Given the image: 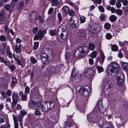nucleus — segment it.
<instances>
[{
  "mask_svg": "<svg viewBox=\"0 0 128 128\" xmlns=\"http://www.w3.org/2000/svg\"><path fill=\"white\" fill-rule=\"evenodd\" d=\"M89 52V48L86 46L80 47L75 52L76 57L82 58L86 56Z\"/></svg>",
  "mask_w": 128,
  "mask_h": 128,
  "instance_id": "f257e3e1",
  "label": "nucleus"
},
{
  "mask_svg": "<svg viewBox=\"0 0 128 128\" xmlns=\"http://www.w3.org/2000/svg\"><path fill=\"white\" fill-rule=\"evenodd\" d=\"M108 68L110 72L112 73H117L121 69L119 65L115 62H111L109 65Z\"/></svg>",
  "mask_w": 128,
  "mask_h": 128,
  "instance_id": "f03ea898",
  "label": "nucleus"
},
{
  "mask_svg": "<svg viewBox=\"0 0 128 128\" xmlns=\"http://www.w3.org/2000/svg\"><path fill=\"white\" fill-rule=\"evenodd\" d=\"M90 28L91 32L94 34H97L100 31L101 28L100 26L98 24H94L92 26L89 24L88 28Z\"/></svg>",
  "mask_w": 128,
  "mask_h": 128,
  "instance_id": "7ed1b4c3",
  "label": "nucleus"
},
{
  "mask_svg": "<svg viewBox=\"0 0 128 128\" xmlns=\"http://www.w3.org/2000/svg\"><path fill=\"white\" fill-rule=\"evenodd\" d=\"M10 127L8 121L4 117L0 116V128H9Z\"/></svg>",
  "mask_w": 128,
  "mask_h": 128,
  "instance_id": "20e7f679",
  "label": "nucleus"
},
{
  "mask_svg": "<svg viewBox=\"0 0 128 128\" xmlns=\"http://www.w3.org/2000/svg\"><path fill=\"white\" fill-rule=\"evenodd\" d=\"M46 33V31L45 30H42L40 29L38 32L37 34H36L34 36V40H37L40 39V40H42L43 38L44 35Z\"/></svg>",
  "mask_w": 128,
  "mask_h": 128,
  "instance_id": "39448f33",
  "label": "nucleus"
},
{
  "mask_svg": "<svg viewBox=\"0 0 128 128\" xmlns=\"http://www.w3.org/2000/svg\"><path fill=\"white\" fill-rule=\"evenodd\" d=\"M12 108H13L16 106L17 103L19 96L18 94L15 92H13L12 96Z\"/></svg>",
  "mask_w": 128,
  "mask_h": 128,
  "instance_id": "423d86ee",
  "label": "nucleus"
},
{
  "mask_svg": "<svg viewBox=\"0 0 128 128\" xmlns=\"http://www.w3.org/2000/svg\"><path fill=\"white\" fill-rule=\"evenodd\" d=\"M28 105L31 108L35 107L40 108V106H41V103L40 102H36L31 100L29 102Z\"/></svg>",
  "mask_w": 128,
  "mask_h": 128,
  "instance_id": "0eeeda50",
  "label": "nucleus"
},
{
  "mask_svg": "<svg viewBox=\"0 0 128 128\" xmlns=\"http://www.w3.org/2000/svg\"><path fill=\"white\" fill-rule=\"evenodd\" d=\"M119 74H118H118L117 75V77L116 78V80L117 82V84L118 86H122V78L123 76L122 74H120V75L119 76Z\"/></svg>",
  "mask_w": 128,
  "mask_h": 128,
  "instance_id": "6e6552de",
  "label": "nucleus"
},
{
  "mask_svg": "<svg viewBox=\"0 0 128 128\" xmlns=\"http://www.w3.org/2000/svg\"><path fill=\"white\" fill-rule=\"evenodd\" d=\"M14 60L16 61V63L18 65H20L22 66L23 64H24V60L22 58H21L20 60L19 59L18 56L15 57L14 56H13Z\"/></svg>",
  "mask_w": 128,
  "mask_h": 128,
  "instance_id": "1a4fd4ad",
  "label": "nucleus"
},
{
  "mask_svg": "<svg viewBox=\"0 0 128 128\" xmlns=\"http://www.w3.org/2000/svg\"><path fill=\"white\" fill-rule=\"evenodd\" d=\"M47 105L46 102H44L43 104H41V106H40V107L41 106L42 111L44 112H46L50 110Z\"/></svg>",
  "mask_w": 128,
  "mask_h": 128,
  "instance_id": "9d476101",
  "label": "nucleus"
},
{
  "mask_svg": "<svg viewBox=\"0 0 128 128\" xmlns=\"http://www.w3.org/2000/svg\"><path fill=\"white\" fill-rule=\"evenodd\" d=\"M106 79H105L104 80V81L106 82L104 86V88H111L113 86L112 81L110 80H108L106 81Z\"/></svg>",
  "mask_w": 128,
  "mask_h": 128,
  "instance_id": "9b49d317",
  "label": "nucleus"
},
{
  "mask_svg": "<svg viewBox=\"0 0 128 128\" xmlns=\"http://www.w3.org/2000/svg\"><path fill=\"white\" fill-rule=\"evenodd\" d=\"M20 96L22 100L23 101H26L27 98V94H23L22 91H20L19 92Z\"/></svg>",
  "mask_w": 128,
  "mask_h": 128,
  "instance_id": "f8f14e48",
  "label": "nucleus"
},
{
  "mask_svg": "<svg viewBox=\"0 0 128 128\" xmlns=\"http://www.w3.org/2000/svg\"><path fill=\"white\" fill-rule=\"evenodd\" d=\"M86 33V30L84 29H80L79 30L78 34L79 37L80 38L84 37Z\"/></svg>",
  "mask_w": 128,
  "mask_h": 128,
  "instance_id": "ddd939ff",
  "label": "nucleus"
},
{
  "mask_svg": "<svg viewBox=\"0 0 128 128\" xmlns=\"http://www.w3.org/2000/svg\"><path fill=\"white\" fill-rule=\"evenodd\" d=\"M15 50L16 52L18 54H19L22 52L21 46L20 44L17 45L16 44V45Z\"/></svg>",
  "mask_w": 128,
  "mask_h": 128,
  "instance_id": "4468645a",
  "label": "nucleus"
},
{
  "mask_svg": "<svg viewBox=\"0 0 128 128\" xmlns=\"http://www.w3.org/2000/svg\"><path fill=\"white\" fill-rule=\"evenodd\" d=\"M37 16V13L34 12H32L30 15V18L31 20H32L36 19Z\"/></svg>",
  "mask_w": 128,
  "mask_h": 128,
  "instance_id": "2eb2a0df",
  "label": "nucleus"
},
{
  "mask_svg": "<svg viewBox=\"0 0 128 128\" xmlns=\"http://www.w3.org/2000/svg\"><path fill=\"white\" fill-rule=\"evenodd\" d=\"M64 24H62L60 27L59 30H62L63 32H67L66 28Z\"/></svg>",
  "mask_w": 128,
  "mask_h": 128,
  "instance_id": "dca6fc26",
  "label": "nucleus"
},
{
  "mask_svg": "<svg viewBox=\"0 0 128 128\" xmlns=\"http://www.w3.org/2000/svg\"><path fill=\"white\" fill-rule=\"evenodd\" d=\"M67 34V32H63L62 33H61L60 36H58V39L60 40V39H62V40H64L66 38Z\"/></svg>",
  "mask_w": 128,
  "mask_h": 128,
  "instance_id": "f3484780",
  "label": "nucleus"
},
{
  "mask_svg": "<svg viewBox=\"0 0 128 128\" xmlns=\"http://www.w3.org/2000/svg\"><path fill=\"white\" fill-rule=\"evenodd\" d=\"M40 57L41 58H44L46 60H48L49 58L48 56L46 54V53L42 50L41 51Z\"/></svg>",
  "mask_w": 128,
  "mask_h": 128,
  "instance_id": "a211bd4d",
  "label": "nucleus"
},
{
  "mask_svg": "<svg viewBox=\"0 0 128 128\" xmlns=\"http://www.w3.org/2000/svg\"><path fill=\"white\" fill-rule=\"evenodd\" d=\"M12 81L11 83V87L14 88L15 84H17V80L16 78L14 77H13L12 78Z\"/></svg>",
  "mask_w": 128,
  "mask_h": 128,
  "instance_id": "6ab92c4d",
  "label": "nucleus"
},
{
  "mask_svg": "<svg viewBox=\"0 0 128 128\" xmlns=\"http://www.w3.org/2000/svg\"><path fill=\"white\" fill-rule=\"evenodd\" d=\"M47 106L50 110L52 108L54 107V102L52 101H49L46 102Z\"/></svg>",
  "mask_w": 128,
  "mask_h": 128,
  "instance_id": "aec40b11",
  "label": "nucleus"
},
{
  "mask_svg": "<svg viewBox=\"0 0 128 128\" xmlns=\"http://www.w3.org/2000/svg\"><path fill=\"white\" fill-rule=\"evenodd\" d=\"M77 23V22L75 21L74 20H73L72 22H71V26L73 29L77 28L78 25Z\"/></svg>",
  "mask_w": 128,
  "mask_h": 128,
  "instance_id": "412c9836",
  "label": "nucleus"
},
{
  "mask_svg": "<svg viewBox=\"0 0 128 128\" xmlns=\"http://www.w3.org/2000/svg\"><path fill=\"white\" fill-rule=\"evenodd\" d=\"M109 20L112 22L116 21L117 19V18L114 15L111 16L109 17Z\"/></svg>",
  "mask_w": 128,
  "mask_h": 128,
  "instance_id": "4be33fe9",
  "label": "nucleus"
},
{
  "mask_svg": "<svg viewBox=\"0 0 128 128\" xmlns=\"http://www.w3.org/2000/svg\"><path fill=\"white\" fill-rule=\"evenodd\" d=\"M105 58V56L104 54L103 53H102L100 54V58H99V60L102 63L104 60Z\"/></svg>",
  "mask_w": 128,
  "mask_h": 128,
  "instance_id": "5701e85b",
  "label": "nucleus"
},
{
  "mask_svg": "<svg viewBox=\"0 0 128 128\" xmlns=\"http://www.w3.org/2000/svg\"><path fill=\"white\" fill-rule=\"evenodd\" d=\"M122 66L124 69L126 71L128 70V63L126 62H124L122 64Z\"/></svg>",
  "mask_w": 128,
  "mask_h": 128,
  "instance_id": "b1692460",
  "label": "nucleus"
},
{
  "mask_svg": "<svg viewBox=\"0 0 128 128\" xmlns=\"http://www.w3.org/2000/svg\"><path fill=\"white\" fill-rule=\"evenodd\" d=\"M86 88L84 86H81L78 89V92L80 94L82 95L83 94V93L85 90Z\"/></svg>",
  "mask_w": 128,
  "mask_h": 128,
  "instance_id": "393cba45",
  "label": "nucleus"
},
{
  "mask_svg": "<svg viewBox=\"0 0 128 128\" xmlns=\"http://www.w3.org/2000/svg\"><path fill=\"white\" fill-rule=\"evenodd\" d=\"M49 34L52 36H53L56 35V30H49Z\"/></svg>",
  "mask_w": 128,
  "mask_h": 128,
  "instance_id": "a878e982",
  "label": "nucleus"
},
{
  "mask_svg": "<svg viewBox=\"0 0 128 128\" xmlns=\"http://www.w3.org/2000/svg\"><path fill=\"white\" fill-rule=\"evenodd\" d=\"M52 5L53 6H56L60 4L59 2L58 1V0H52Z\"/></svg>",
  "mask_w": 128,
  "mask_h": 128,
  "instance_id": "bb28decb",
  "label": "nucleus"
},
{
  "mask_svg": "<svg viewBox=\"0 0 128 128\" xmlns=\"http://www.w3.org/2000/svg\"><path fill=\"white\" fill-rule=\"evenodd\" d=\"M62 9L66 14H67L69 12L70 10L69 7L66 6H64Z\"/></svg>",
  "mask_w": 128,
  "mask_h": 128,
  "instance_id": "cd10ccee",
  "label": "nucleus"
},
{
  "mask_svg": "<svg viewBox=\"0 0 128 128\" xmlns=\"http://www.w3.org/2000/svg\"><path fill=\"white\" fill-rule=\"evenodd\" d=\"M111 48L112 50L114 51H117L118 50V48L116 44H113L111 46Z\"/></svg>",
  "mask_w": 128,
  "mask_h": 128,
  "instance_id": "c85d7f7f",
  "label": "nucleus"
},
{
  "mask_svg": "<svg viewBox=\"0 0 128 128\" xmlns=\"http://www.w3.org/2000/svg\"><path fill=\"white\" fill-rule=\"evenodd\" d=\"M34 113L36 116H40L42 114L41 111L38 108L35 109Z\"/></svg>",
  "mask_w": 128,
  "mask_h": 128,
  "instance_id": "c756f323",
  "label": "nucleus"
},
{
  "mask_svg": "<svg viewBox=\"0 0 128 128\" xmlns=\"http://www.w3.org/2000/svg\"><path fill=\"white\" fill-rule=\"evenodd\" d=\"M17 116L18 118V120L20 122V125L22 126V119L24 117L20 115H18Z\"/></svg>",
  "mask_w": 128,
  "mask_h": 128,
  "instance_id": "7c9ffc66",
  "label": "nucleus"
},
{
  "mask_svg": "<svg viewBox=\"0 0 128 128\" xmlns=\"http://www.w3.org/2000/svg\"><path fill=\"white\" fill-rule=\"evenodd\" d=\"M48 71V73H52L54 71V69L53 67H49V68H48L47 70V72Z\"/></svg>",
  "mask_w": 128,
  "mask_h": 128,
  "instance_id": "2f4dec72",
  "label": "nucleus"
},
{
  "mask_svg": "<svg viewBox=\"0 0 128 128\" xmlns=\"http://www.w3.org/2000/svg\"><path fill=\"white\" fill-rule=\"evenodd\" d=\"M110 88H105V90L104 92V94L106 95H108L110 93Z\"/></svg>",
  "mask_w": 128,
  "mask_h": 128,
  "instance_id": "473e14b6",
  "label": "nucleus"
},
{
  "mask_svg": "<svg viewBox=\"0 0 128 128\" xmlns=\"http://www.w3.org/2000/svg\"><path fill=\"white\" fill-rule=\"evenodd\" d=\"M89 48L90 50H93L95 48V45L91 43H90L88 44Z\"/></svg>",
  "mask_w": 128,
  "mask_h": 128,
  "instance_id": "72a5a7b5",
  "label": "nucleus"
},
{
  "mask_svg": "<svg viewBox=\"0 0 128 128\" xmlns=\"http://www.w3.org/2000/svg\"><path fill=\"white\" fill-rule=\"evenodd\" d=\"M20 113L21 114L20 115L24 117L27 114V112L25 110H22L20 111Z\"/></svg>",
  "mask_w": 128,
  "mask_h": 128,
  "instance_id": "f704fd0d",
  "label": "nucleus"
},
{
  "mask_svg": "<svg viewBox=\"0 0 128 128\" xmlns=\"http://www.w3.org/2000/svg\"><path fill=\"white\" fill-rule=\"evenodd\" d=\"M30 60L32 62L33 64L36 63L37 62V60L33 56L30 57Z\"/></svg>",
  "mask_w": 128,
  "mask_h": 128,
  "instance_id": "c9c22d12",
  "label": "nucleus"
},
{
  "mask_svg": "<svg viewBox=\"0 0 128 128\" xmlns=\"http://www.w3.org/2000/svg\"><path fill=\"white\" fill-rule=\"evenodd\" d=\"M24 1L22 0L18 4V6L20 8H22L24 6Z\"/></svg>",
  "mask_w": 128,
  "mask_h": 128,
  "instance_id": "e433bc0d",
  "label": "nucleus"
},
{
  "mask_svg": "<svg viewBox=\"0 0 128 128\" xmlns=\"http://www.w3.org/2000/svg\"><path fill=\"white\" fill-rule=\"evenodd\" d=\"M9 68L12 72H13L14 70L16 68L15 65L13 64H12L11 66H9Z\"/></svg>",
  "mask_w": 128,
  "mask_h": 128,
  "instance_id": "4c0bfd02",
  "label": "nucleus"
},
{
  "mask_svg": "<svg viewBox=\"0 0 128 128\" xmlns=\"http://www.w3.org/2000/svg\"><path fill=\"white\" fill-rule=\"evenodd\" d=\"M30 89L28 86H26L25 88V93L26 94H28L30 92Z\"/></svg>",
  "mask_w": 128,
  "mask_h": 128,
  "instance_id": "58836bf2",
  "label": "nucleus"
},
{
  "mask_svg": "<svg viewBox=\"0 0 128 128\" xmlns=\"http://www.w3.org/2000/svg\"><path fill=\"white\" fill-rule=\"evenodd\" d=\"M90 73H92V74L91 73V74L90 73H89V72H88V74H89V77H88V76H86L87 77V78H92V76L94 75V74L95 73V72L93 71V70H90Z\"/></svg>",
  "mask_w": 128,
  "mask_h": 128,
  "instance_id": "ea45409f",
  "label": "nucleus"
},
{
  "mask_svg": "<svg viewBox=\"0 0 128 128\" xmlns=\"http://www.w3.org/2000/svg\"><path fill=\"white\" fill-rule=\"evenodd\" d=\"M97 68L99 72L100 73L103 71L104 69L102 67L100 66H97L96 67Z\"/></svg>",
  "mask_w": 128,
  "mask_h": 128,
  "instance_id": "a19ab883",
  "label": "nucleus"
},
{
  "mask_svg": "<svg viewBox=\"0 0 128 128\" xmlns=\"http://www.w3.org/2000/svg\"><path fill=\"white\" fill-rule=\"evenodd\" d=\"M104 27L105 29L109 30L110 28V25L109 23H106L104 25Z\"/></svg>",
  "mask_w": 128,
  "mask_h": 128,
  "instance_id": "79ce46f5",
  "label": "nucleus"
},
{
  "mask_svg": "<svg viewBox=\"0 0 128 128\" xmlns=\"http://www.w3.org/2000/svg\"><path fill=\"white\" fill-rule=\"evenodd\" d=\"M39 42H34L33 47V49L34 50H36L38 48V46Z\"/></svg>",
  "mask_w": 128,
  "mask_h": 128,
  "instance_id": "37998d69",
  "label": "nucleus"
},
{
  "mask_svg": "<svg viewBox=\"0 0 128 128\" xmlns=\"http://www.w3.org/2000/svg\"><path fill=\"white\" fill-rule=\"evenodd\" d=\"M0 40L2 41H5L6 40V38L5 36L1 35L0 36Z\"/></svg>",
  "mask_w": 128,
  "mask_h": 128,
  "instance_id": "c03bdc74",
  "label": "nucleus"
},
{
  "mask_svg": "<svg viewBox=\"0 0 128 128\" xmlns=\"http://www.w3.org/2000/svg\"><path fill=\"white\" fill-rule=\"evenodd\" d=\"M96 52L94 51L91 54L90 56L92 58H94L96 57Z\"/></svg>",
  "mask_w": 128,
  "mask_h": 128,
  "instance_id": "a18cd8bd",
  "label": "nucleus"
},
{
  "mask_svg": "<svg viewBox=\"0 0 128 128\" xmlns=\"http://www.w3.org/2000/svg\"><path fill=\"white\" fill-rule=\"evenodd\" d=\"M106 38L108 40H110L112 37V35L109 33L107 34L106 36Z\"/></svg>",
  "mask_w": 128,
  "mask_h": 128,
  "instance_id": "49530a36",
  "label": "nucleus"
},
{
  "mask_svg": "<svg viewBox=\"0 0 128 128\" xmlns=\"http://www.w3.org/2000/svg\"><path fill=\"white\" fill-rule=\"evenodd\" d=\"M116 13L118 15L121 16L122 13V11L120 9L117 10L116 11Z\"/></svg>",
  "mask_w": 128,
  "mask_h": 128,
  "instance_id": "de8ad7c7",
  "label": "nucleus"
},
{
  "mask_svg": "<svg viewBox=\"0 0 128 128\" xmlns=\"http://www.w3.org/2000/svg\"><path fill=\"white\" fill-rule=\"evenodd\" d=\"M98 8L100 11L101 12H104V9L102 6H100L98 7Z\"/></svg>",
  "mask_w": 128,
  "mask_h": 128,
  "instance_id": "09e8293b",
  "label": "nucleus"
},
{
  "mask_svg": "<svg viewBox=\"0 0 128 128\" xmlns=\"http://www.w3.org/2000/svg\"><path fill=\"white\" fill-rule=\"evenodd\" d=\"M4 10H2V11L0 12V18H4L3 16L4 15Z\"/></svg>",
  "mask_w": 128,
  "mask_h": 128,
  "instance_id": "8fccbe9b",
  "label": "nucleus"
},
{
  "mask_svg": "<svg viewBox=\"0 0 128 128\" xmlns=\"http://www.w3.org/2000/svg\"><path fill=\"white\" fill-rule=\"evenodd\" d=\"M12 91L10 90H7L6 91V93L7 96L8 95V96H10L12 94Z\"/></svg>",
  "mask_w": 128,
  "mask_h": 128,
  "instance_id": "3c124183",
  "label": "nucleus"
},
{
  "mask_svg": "<svg viewBox=\"0 0 128 128\" xmlns=\"http://www.w3.org/2000/svg\"><path fill=\"white\" fill-rule=\"evenodd\" d=\"M65 125L66 126L70 127L72 125V123L69 122H65Z\"/></svg>",
  "mask_w": 128,
  "mask_h": 128,
  "instance_id": "603ef678",
  "label": "nucleus"
},
{
  "mask_svg": "<svg viewBox=\"0 0 128 128\" xmlns=\"http://www.w3.org/2000/svg\"><path fill=\"white\" fill-rule=\"evenodd\" d=\"M80 23H83L85 21V18L84 16L81 17L80 18Z\"/></svg>",
  "mask_w": 128,
  "mask_h": 128,
  "instance_id": "864d4df0",
  "label": "nucleus"
},
{
  "mask_svg": "<svg viewBox=\"0 0 128 128\" xmlns=\"http://www.w3.org/2000/svg\"><path fill=\"white\" fill-rule=\"evenodd\" d=\"M3 62L4 63L5 65L6 66H10V62L9 61L4 60Z\"/></svg>",
  "mask_w": 128,
  "mask_h": 128,
  "instance_id": "5fc2aeb1",
  "label": "nucleus"
},
{
  "mask_svg": "<svg viewBox=\"0 0 128 128\" xmlns=\"http://www.w3.org/2000/svg\"><path fill=\"white\" fill-rule=\"evenodd\" d=\"M1 94L2 96V97L4 98H6L7 97L6 93L5 92H1Z\"/></svg>",
  "mask_w": 128,
  "mask_h": 128,
  "instance_id": "6e6d98bb",
  "label": "nucleus"
},
{
  "mask_svg": "<svg viewBox=\"0 0 128 128\" xmlns=\"http://www.w3.org/2000/svg\"><path fill=\"white\" fill-rule=\"evenodd\" d=\"M13 118L14 121V123H18L17 117L16 116H15L13 115Z\"/></svg>",
  "mask_w": 128,
  "mask_h": 128,
  "instance_id": "4d7b16f0",
  "label": "nucleus"
},
{
  "mask_svg": "<svg viewBox=\"0 0 128 128\" xmlns=\"http://www.w3.org/2000/svg\"><path fill=\"white\" fill-rule=\"evenodd\" d=\"M58 17L60 21L59 22L62 21V19L61 14L60 13H58Z\"/></svg>",
  "mask_w": 128,
  "mask_h": 128,
  "instance_id": "13d9d810",
  "label": "nucleus"
},
{
  "mask_svg": "<svg viewBox=\"0 0 128 128\" xmlns=\"http://www.w3.org/2000/svg\"><path fill=\"white\" fill-rule=\"evenodd\" d=\"M38 19L39 20L40 23L41 24L43 22V20L41 16H39L38 18Z\"/></svg>",
  "mask_w": 128,
  "mask_h": 128,
  "instance_id": "bf43d9fd",
  "label": "nucleus"
},
{
  "mask_svg": "<svg viewBox=\"0 0 128 128\" xmlns=\"http://www.w3.org/2000/svg\"><path fill=\"white\" fill-rule=\"evenodd\" d=\"M42 50L46 53L48 51H50V49L49 48H44Z\"/></svg>",
  "mask_w": 128,
  "mask_h": 128,
  "instance_id": "052dcab7",
  "label": "nucleus"
},
{
  "mask_svg": "<svg viewBox=\"0 0 128 128\" xmlns=\"http://www.w3.org/2000/svg\"><path fill=\"white\" fill-rule=\"evenodd\" d=\"M5 8L6 9L9 10L10 8V6L9 4H6L5 5Z\"/></svg>",
  "mask_w": 128,
  "mask_h": 128,
  "instance_id": "680f3d73",
  "label": "nucleus"
},
{
  "mask_svg": "<svg viewBox=\"0 0 128 128\" xmlns=\"http://www.w3.org/2000/svg\"><path fill=\"white\" fill-rule=\"evenodd\" d=\"M83 93V94H82V95H83L85 96H88L89 94L88 92L86 90V89H85V90Z\"/></svg>",
  "mask_w": 128,
  "mask_h": 128,
  "instance_id": "e2e57ef3",
  "label": "nucleus"
},
{
  "mask_svg": "<svg viewBox=\"0 0 128 128\" xmlns=\"http://www.w3.org/2000/svg\"><path fill=\"white\" fill-rule=\"evenodd\" d=\"M38 30V28L37 27H33V32L34 33H36V32Z\"/></svg>",
  "mask_w": 128,
  "mask_h": 128,
  "instance_id": "0e129e2a",
  "label": "nucleus"
},
{
  "mask_svg": "<svg viewBox=\"0 0 128 128\" xmlns=\"http://www.w3.org/2000/svg\"><path fill=\"white\" fill-rule=\"evenodd\" d=\"M54 9L53 8L51 7L49 9L48 12V14H50L52 13Z\"/></svg>",
  "mask_w": 128,
  "mask_h": 128,
  "instance_id": "69168bd1",
  "label": "nucleus"
},
{
  "mask_svg": "<svg viewBox=\"0 0 128 128\" xmlns=\"http://www.w3.org/2000/svg\"><path fill=\"white\" fill-rule=\"evenodd\" d=\"M116 6L117 8H120L121 6V4L120 2H118L116 3Z\"/></svg>",
  "mask_w": 128,
  "mask_h": 128,
  "instance_id": "338daca9",
  "label": "nucleus"
},
{
  "mask_svg": "<svg viewBox=\"0 0 128 128\" xmlns=\"http://www.w3.org/2000/svg\"><path fill=\"white\" fill-rule=\"evenodd\" d=\"M116 1L115 0H110L109 2L110 4L112 5L114 4Z\"/></svg>",
  "mask_w": 128,
  "mask_h": 128,
  "instance_id": "774afa93",
  "label": "nucleus"
}]
</instances>
